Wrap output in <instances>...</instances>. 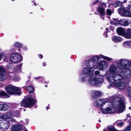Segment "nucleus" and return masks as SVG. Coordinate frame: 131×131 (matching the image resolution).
Returning <instances> with one entry per match:
<instances>
[{
    "mask_svg": "<svg viewBox=\"0 0 131 131\" xmlns=\"http://www.w3.org/2000/svg\"><path fill=\"white\" fill-rule=\"evenodd\" d=\"M124 102V97L120 96L115 97L112 103L108 99H103L95 101L94 104L98 107H102L105 104L107 105L108 106H107L106 109L101 108V111L103 114L114 113L115 109L116 108L117 109L119 113H121L123 112L125 108Z\"/></svg>",
    "mask_w": 131,
    "mask_h": 131,
    "instance_id": "f257e3e1",
    "label": "nucleus"
},
{
    "mask_svg": "<svg viewBox=\"0 0 131 131\" xmlns=\"http://www.w3.org/2000/svg\"><path fill=\"white\" fill-rule=\"evenodd\" d=\"M12 113H6L3 114L0 118V128L4 130H7L9 126V121L14 122L15 119L12 118Z\"/></svg>",
    "mask_w": 131,
    "mask_h": 131,
    "instance_id": "f03ea898",
    "label": "nucleus"
},
{
    "mask_svg": "<svg viewBox=\"0 0 131 131\" xmlns=\"http://www.w3.org/2000/svg\"><path fill=\"white\" fill-rule=\"evenodd\" d=\"M122 75L120 76L119 74L113 76L110 82L113 83L115 86L121 90L124 89L127 85V83H124L123 80L122 79Z\"/></svg>",
    "mask_w": 131,
    "mask_h": 131,
    "instance_id": "7ed1b4c3",
    "label": "nucleus"
},
{
    "mask_svg": "<svg viewBox=\"0 0 131 131\" xmlns=\"http://www.w3.org/2000/svg\"><path fill=\"white\" fill-rule=\"evenodd\" d=\"M109 71L112 73L108 74L107 75V78L109 81L111 80V79H112L111 78H113V76L118 74L120 76L124 75L121 68H119L113 64H111L110 65Z\"/></svg>",
    "mask_w": 131,
    "mask_h": 131,
    "instance_id": "20e7f679",
    "label": "nucleus"
},
{
    "mask_svg": "<svg viewBox=\"0 0 131 131\" xmlns=\"http://www.w3.org/2000/svg\"><path fill=\"white\" fill-rule=\"evenodd\" d=\"M116 64L119 68H121L123 70L124 74L127 72L128 69V64L131 66V61L129 63L128 60L126 59H121L118 60L116 61L115 62Z\"/></svg>",
    "mask_w": 131,
    "mask_h": 131,
    "instance_id": "39448f33",
    "label": "nucleus"
},
{
    "mask_svg": "<svg viewBox=\"0 0 131 131\" xmlns=\"http://www.w3.org/2000/svg\"><path fill=\"white\" fill-rule=\"evenodd\" d=\"M102 58H103L108 61H110L112 60L111 58L102 55H100L94 56L92 57L91 60L86 61H88L89 64L91 65V66H93L94 68H96V67L98 64V63L100 61V59Z\"/></svg>",
    "mask_w": 131,
    "mask_h": 131,
    "instance_id": "423d86ee",
    "label": "nucleus"
},
{
    "mask_svg": "<svg viewBox=\"0 0 131 131\" xmlns=\"http://www.w3.org/2000/svg\"><path fill=\"white\" fill-rule=\"evenodd\" d=\"M88 61H85L84 63L86 66L83 70L82 73L84 75L91 77L94 75V71L96 69L93 66H91Z\"/></svg>",
    "mask_w": 131,
    "mask_h": 131,
    "instance_id": "0eeeda50",
    "label": "nucleus"
},
{
    "mask_svg": "<svg viewBox=\"0 0 131 131\" xmlns=\"http://www.w3.org/2000/svg\"><path fill=\"white\" fill-rule=\"evenodd\" d=\"M35 100L32 96L28 97L26 99L22 100L20 103L21 106L31 108L35 104Z\"/></svg>",
    "mask_w": 131,
    "mask_h": 131,
    "instance_id": "6e6552de",
    "label": "nucleus"
},
{
    "mask_svg": "<svg viewBox=\"0 0 131 131\" xmlns=\"http://www.w3.org/2000/svg\"><path fill=\"white\" fill-rule=\"evenodd\" d=\"M5 89L7 93L13 95L16 94L20 95V89L12 85H9L6 86Z\"/></svg>",
    "mask_w": 131,
    "mask_h": 131,
    "instance_id": "1a4fd4ad",
    "label": "nucleus"
},
{
    "mask_svg": "<svg viewBox=\"0 0 131 131\" xmlns=\"http://www.w3.org/2000/svg\"><path fill=\"white\" fill-rule=\"evenodd\" d=\"M10 62L16 63L21 61L23 60L22 55L17 52H14L11 54L9 58Z\"/></svg>",
    "mask_w": 131,
    "mask_h": 131,
    "instance_id": "9d476101",
    "label": "nucleus"
},
{
    "mask_svg": "<svg viewBox=\"0 0 131 131\" xmlns=\"http://www.w3.org/2000/svg\"><path fill=\"white\" fill-rule=\"evenodd\" d=\"M93 76L90 77L89 80V83L91 85H97L103 82V80L102 78H96L93 77Z\"/></svg>",
    "mask_w": 131,
    "mask_h": 131,
    "instance_id": "9b49d317",
    "label": "nucleus"
},
{
    "mask_svg": "<svg viewBox=\"0 0 131 131\" xmlns=\"http://www.w3.org/2000/svg\"><path fill=\"white\" fill-rule=\"evenodd\" d=\"M117 24L123 26H127L130 24L129 22L127 20L125 19H122L119 20L118 21L116 20L112 21L111 24L113 25H117Z\"/></svg>",
    "mask_w": 131,
    "mask_h": 131,
    "instance_id": "f8f14e48",
    "label": "nucleus"
},
{
    "mask_svg": "<svg viewBox=\"0 0 131 131\" xmlns=\"http://www.w3.org/2000/svg\"><path fill=\"white\" fill-rule=\"evenodd\" d=\"M106 7V5L105 3L101 2L100 3L97 10L100 15L103 16L105 14L104 7Z\"/></svg>",
    "mask_w": 131,
    "mask_h": 131,
    "instance_id": "ddd939ff",
    "label": "nucleus"
},
{
    "mask_svg": "<svg viewBox=\"0 0 131 131\" xmlns=\"http://www.w3.org/2000/svg\"><path fill=\"white\" fill-rule=\"evenodd\" d=\"M108 66L107 62L105 61H100L98 63L96 69H100L102 70H104L108 67Z\"/></svg>",
    "mask_w": 131,
    "mask_h": 131,
    "instance_id": "4468645a",
    "label": "nucleus"
},
{
    "mask_svg": "<svg viewBox=\"0 0 131 131\" xmlns=\"http://www.w3.org/2000/svg\"><path fill=\"white\" fill-rule=\"evenodd\" d=\"M120 9L121 12L123 13L124 16L131 17V10H130V12L127 10L125 8H121Z\"/></svg>",
    "mask_w": 131,
    "mask_h": 131,
    "instance_id": "2eb2a0df",
    "label": "nucleus"
},
{
    "mask_svg": "<svg viewBox=\"0 0 131 131\" xmlns=\"http://www.w3.org/2000/svg\"><path fill=\"white\" fill-rule=\"evenodd\" d=\"M4 71V69L2 67H0V80L3 81L6 78V76Z\"/></svg>",
    "mask_w": 131,
    "mask_h": 131,
    "instance_id": "dca6fc26",
    "label": "nucleus"
},
{
    "mask_svg": "<svg viewBox=\"0 0 131 131\" xmlns=\"http://www.w3.org/2000/svg\"><path fill=\"white\" fill-rule=\"evenodd\" d=\"M124 37L127 39H131V28H128L126 30Z\"/></svg>",
    "mask_w": 131,
    "mask_h": 131,
    "instance_id": "f3484780",
    "label": "nucleus"
},
{
    "mask_svg": "<svg viewBox=\"0 0 131 131\" xmlns=\"http://www.w3.org/2000/svg\"><path fill=\"white\" fill-rule=\"evenodd\" d=\"M22 129V125H13L11 127L12 131H18Z\"/></svg>",
    "mask_w": 131,
    "mask_h": 131,
    "instance_id": "a211bd4d",
    "label": "nucleus"
},
{
    "mask_svg": "<svg viewBox=\"0 0 131 131\" xmlns=\"http://www.w3.org/2000/svg\"><path fill=\"white\" fill-rule=\"evenodd\" d=\"M116 31L118 35L122 36L124 37L125 32L124 29L123 28L119 27L117 29Z\"/></svg>",
    "mask_w": 131,
    "mask_h": 131,
    "instance_id": "6ab92c4d",
    "label": "nucleus"
},
{
    "mask_svg": "<svg viewBox=\"0 0 131 131\" xmlns=\"http://www.w3.org/2000/svg\"><path fill=\"white\" fill-rule=\"evenodd\" d=\"M8 105L6 104H0V111H6L8 109Z\"/></svg>",
    "mask_w": 131,
    "mask_h": 131,
    "instance_id": "aec40b11",
    "label": "nucleus"
},
{
    "mask_svg": "<svg viewBox=\"0 0 131 131\" xmlns=\"http://www.w3.org/2000/svg\"><path fill=\"white\" fill-rule=\"evenodd\" d=\"M102 93L100 91H96L92 92V95L93 97L96 98L101 95Z\"/></svg>",
    "mask_w": 131,
    "mask_h": 131,
    "instance_id": "412c9836",
    "label": "nucleus"
},
{
    "mask_svg": "<svg viewBox=\"0 0 131 131\" xmlns=\"http://www.w3.org/2000/svg\"><path fill=\"white\" fill-rule=\"evenodd\" d=\"M122 40V38L118 36H113L112 38L113 41L116 43L119 42L121 41Z\"/></svg>",
    "mask_w": 131,
    "mask_h": 131,
    "instance_id": "4be33fe9",
    "label": "nucleus"
},
{
    "mask_svg": "<svg viewBox=\"0 0 131 131\" xmlns=\"http://www.w3.org/2000/svg\"><path fill=\"white\" fill-rule=\"evenodd\" d=\"M87 76H88L84 75L82 73L79 76L80 81L82 82H83L86 81L87 79L86 77Z\"/></svg>",
    "mask_w": 131,
    "mask_h": 131,
    "instance_id": "5701e85b",
    "label": "nucleus"
},
{
    "mask_svg": "<svg viewBox=\"0 0 131 131\" xmlns=\"http://www.w3.org/2000/svg\"><path fill=\"white\" fill-rule=\"evenodd\" d=\"M7 113H12V118H14L13 117L14 116L16 117H18L19 116L20 113L19 111H17L14 112H9Z\"/></svg>",
    "mask_w": 131,
    "mask_h": 131,
    "instance_id": "b1692460",
    "label": "nucleus"
},
{
    "mask_svg": "<svg viewBox=\"0 0 131 131\" xmlns=\"http://www.w3.org/2000/svg\"><path fill=\"white\" fill-rule=\"evenodd\" d=\"M124 46L126 48H131V42L129 41L125 42L123 44Z\"/></svg>",
    "mask_w": 131,
    "mask_h": 131,
    "instance_id": "393cba45",
    "label": "nucleus"
},
{
    "mask_svg": "<svg viewBox=\"0 0 131 131\" xmlns=\"http://www.w3.org/2000/svg\"><path fill=\"white\" fill-rule=\"evenodd\" d=\"M26 89L27 92L29 93H33L34 91L32 87L30 86H27Z\"/></svg>",
    "mask_w": 131,
    "mask_h": 131,
    "instance_id": "a878e982",
    "label": "nucleus"
},
{
    "mask_svg": "<svg viewBox=\"0 0 131 131\" xmlns=\"http://www.w3.org/2000/svg\"><path fill=\"white\" fill-rule=\"evenodd\" d=\"M9 97V96L4 92H0V97L7 98Z\"/></svg>",
    "mask_w": 131,
    "mask_h": 131,
    "instance_id": "bb28decb",
    "label": "nucleus"
},
{
    "mask_svg": "<svg viewBox=\"0 0 131 131\" xmlns=\"http://www.w3.org/2000/svg\"><path fill=\"white\" fill-rule=\"evenodd\" d=\"M107 128L109 131H116V129L113 127L112 126H109L107 127ZM103 131H107L106 130L104 129Z\"/></svg>",
    "mask_w": 131,
    "mask_h": 131,
    "instance_id": "cd10ccee",
    "label": "nucleus"
},
{
    "mask_svg": "<svg viewBox=\"0 0 131 131\" xmlns=\"http://www.w3.org/2000/svg\"><path fill=\"white\" fill-rule=\"evenodd\" d=\"M128 96L131 98V87H129L127 89Z\"/></svg>",
    "mask_w": 131,
    "mask_h": 131,
    "instance_id": "c85d7f7f",
    "label": "nucleus"
},
{
    "mask_svg": "<svg viewBox=\"0 0 131 131\" xmlns=\"http://www.w3.org/2000/svg\"><path fill=\"white\" fill-rule=\"evenodd\" d=\"M15 46L17 47H21L22 44L21 43L18 42H16L14 44Z\"/></svg>",
    "mask_w": 131,
    "mask_h": 131,
    "instance_id": "c756f323",
    "label": "nucleus"
},
{
    "mask_svg": "<svg viewBox=\"0 0 131 131\" xmlns=\"http://www.w3.org/2000/svg\"><path fill=\"white\" fill-rule=\"evenodd\" d=\"M116 6H119L122 5V3L119 1H117L115 4Z\"/></svg>",
    "mask_w": 131,
    "mask_h": 131,
    "instance_id": "7c9ffc66",
    "label": "nucleus"
},
{
    "mask_svg": "<svg viewBox=\"0 0 131 131\" xmlns=\"http://www.w3.org/2000/svg\"><path fill=\"white\" fill-rule=\"evenodd\" d=\"M106 12L107 14L108 15H110L112 13L111 10L110 9H108L107 10Z\"/></svg>",
    "mask_w": 131,
    "mask_h": 131,
    "instance_id": "2f4dec72",
    "label": "nucleus"
},
{
    "mask_svg": "<svg viewBox=\"0 0 131 131\" xmlns=\"http://www.w3.org/2000/svg\"><path fill=\"white\" fill-rule=\"evenodd\" d=\"M7 67L8 69L11 70L13 68V66L12 64H9L7 65Z\"/></svg>",
    "mask_w": 131,
    "mask_h": 131,
    "instance_id": "473e14b6",
    "label": "nucleus"
},
{
    "mask_svg": "<svg viewBox=\"0 0 131 131\" xmlns=\"http://www.w3.org/2000/svg\"><path fill=\"white\" fill-rule=\"evenodd\" d=\"M14 80L16 81H18L20 79L19 77L18 76H15L13 78Z\"/></svg>",
    "mask_w": 131,
    "mask_h": 131,
    "instance_id": "72a5a7b5",
    "label": "nucleus"
},
{
    "mask_svg": "<svg viewBox=\"0 0 131 131\" xmlns=\"http://www.w3.org/2000/svg\"><path fill=\"white\" fill-rule=\"evenodd\" d=\"M94 74H95V75L96 76H97L99 75H100V74L99 71H95Z\"/></svg>",
    "mask_w": 131,
    "mask_h": 131,
    "instance_id": "f704fd0d",
    "label": "nucleus"
},
{
    "mask_svg": "<svg viewBox=\"0 0 131 131\" xmlns=\"http://www.w3.org/2000/svg\"><path fill=\"white\" fill-rule=\"evenodd\" d=\"M8 56V55L7 54H6L5 55L4 60L5 61H6L8 60L7 57Z\"/></svg>",
    "mask_w": 131,
    "mask_h": 131,
    "instance_id": "c9c22d12",
    "label": "nucleus"
},
{
    "mask_svg": "<svg viewBox=\"0 0 131 131\" xmlns=\"http://www.w3.org/2000/svg\"><path fill=\"white\" fill-rule=\"evenodd\" d=\"M124 123L122 122H121L119 123H117V125H119L120 126H122L123 125Z\"/></svg>",
    "mask_w": 131,
    "mask_h": 131,
    "instance_id": "e433bc0d",
    "label": "nucleus"
},
{
    "mask_svg": "<svg viewBox=\"0 0 131 131\" xmlns=\"http://www.w3.org/2000/svg\"><path fill=\"white\" fill-rule=\"evenodd\" d=\"M4 55V54L3 53H2L0 54V61L1 60Z\"/></svg>",
    "mask_w": 131,
    "mask_h": 131,
    "instance_id": "4c0bfd02",
    "label": "nucleus"
},
{
    "mask_svg": "<svg viewBox=\"0 0 131 131\" xmlns=\"http://www.w3.org/2000/svg\"><path fill=\"white\" fill-rule=\"evenodd\" d=\"M20 69V68H18L17 67H16L14 69V71H15V72H18V70H19Z\"/></svg>",
    "mask_w": 131,
    "mask_h": 131,
    "instance_id": "58836bf2",
    "label": "nucleus"
},
{
    "mask_svg": "<svg viewBox=\"0 0 131 131\" xmlns=\"http://www.w3.org/2000/svg\"><path fill=\"white\" fill-rule=\"evenodd\" d=\"M38 56L39 58H40L41 59H42L43 57L42 55L41 54H38Z\"/></svg>",
    "mask_w": 131,
    "mask_h": 131,
    "instance_id": "ea45409f",
    "label": "nucleus"
},
{
    "mask_svg": "<svg viewBox=\"0 0 131 131\" xmlns=\"http://www.w3.org/2000/svg\"><path fill=\"white\" fill-rule=\"evenodd\" d=\"M130 127H128L125 129L126 131H128L130 129Z\"/></svg>",
    "mask_w": 131,
    "mask_h": 131,
    "instance_id": "a19ab883",
    "label": "nucleus"
},
{
    "mask_svg": "<svg viewBox=\"0 0 131 131\" xmlns=\"http://www.w3.org/2000/svg\"><path fill=\"white\" fill-rule=\"evenodd\" d=\"M99 1L98 0H96V1H95L93 3V4H97V3H98Z\"/></svg>",
    "mask_w": 131,
    "mask_h": 131,
    "instance_id": "79ce46f5",
    "label": "nucleus"
},
{
    "mask_svg": "<svg viewBox=\"0 0 131 131\" xmlns=\"http://www.w3.org/2000/svg\"><path fill=\"white\" fill-rule=\"evenodd\" d=\"M42 64H43V66H46V64H47L45 62H43V63Z\"/></svg>",
    "mask_w": 131,
    "mask_h": 131,
    "instance_id": "37998d69",
    "label": "nucleus"
},
{
    "mask_svg": "<svg viewBox=\"0 0 131 131\" xmlns=\"http://www.w3.org/2000/svg\"><path fill=\"white\" fill-rule=\"evenodd\" d=\"M40 77H35V79H36V80H37V79H39L40 78Z\"/></svg>",
    "mask_w": 131,
    "mask_h": 131,
    "instance_id": "c03bdc74",
    "label": "nucleus"
},
{
    "mask_svg": "<svg viewBox=\"0 0 131 131\" xmlns=\"http://www.w3.org/2000/svg\"><path fill=\"white\" fill-rule=\"evenodd\" d=\"M32 2H34V3L35 4V5L36 6V4L35 3V1L34 0Z\"/></svg>",
    "mask_w": 131,
    "mask_h": 131,
    "instance_id": "a18cd8bd",
    "label": "nucleus"
},
{
    "mask_svg": "<svg viewBox=\"0 0 131 131\" xmlns=\"http://www.w3.org/2000/svg\"><path fill=\"white\" fill-rule=\"evenodd\" d=\"M127 1L126 0H124V2H123V3H126Z\"/></svg>",
    "mask_w": 131,
    "mask_h": 131,
    "instance_id": "49530a36",
    "label": "nucleus"
},
{
    "mask_svg": "<svg viewBox=\"0 0 131 131\" xmlns=\"http://www.w3.org/2000/svg\"><path fill=\"white\" fill-rule=\"evenodd\" d=\"M46 108L48 110L49 108V107H48L47 106L46 107Z\"/></svg>",
    "mask_w": 131,
    "mask_h": 131,
    "instance_id": "de8ad7c7",
    "label": "nucleus"
},
{
    "mask_svg": "<svg viewBox=\"0 0 131 131\" xmlns=\"http://www.w3.org/2000/svg\"><path fill=\"white\" fill-rule=\"evenodd\" d=\"M114 28H113V27L112 28H111V30H114Z\"/></svg>",
    "mask_w": 131,
    "mask_h": 131,
    "instance_id": "09e8293b",
    "label": "nucleus"
},
{
    "mask_svg": "<svg viewBox=\"0 0 131 131\" xmlns=\"http://www.w3.org/2000/svg\"><path fill=\"white\" fill-rule=\"evenodd\" d=\"M24 50H26L27 49V47H24Z\"/></svg>",
    "mask_w": 131,
    "mask_h": 131,
    "instance_id": "8fccbe9b",
    "label": "nucleus"
},
{
    "mask_svg": "<svg viewBox=\"0 0 131 131\" xmlns=\"http://www.w3.org/2000/svg\"><path fill=\"white\" fill-rule=\"evenodd\" d=\"M129 109L130 110H131V107H129Z\"/></svg>",
    "mask_w": 131,
    "mask_h": 131,
    "instance_id": "3c124183",
    "label": "nucleus"
},
{
    "mask_svg": "<svg viewBox=\"0 0 131 131\" xmlns=\"http://www.w3.org/2000/svg\"><path fill=\"white\" fill-rule=\"evenodd\" d=\"M106 30L107 31H108V28H106Z\"/></svg>",
    "mask_w": 131,
    "mask_h": 131,
    "instance_id": "603ef678",
    "label": "nucleus"
},
{
    "mask_svg": "<svg viewBox=\"0 0 131 131\" xmlns=\"http://www.w3.org/2000/svg\"><path fill=\"white\" fill-rule=\"evenodd\" d=\"M26 122H27V124L28 123V120L26 121Z\"/></svg>",
    "mask_w": 131,
    "mask_h": 131,
    "instance_id": "864d4df0",
    "label": "nucleus"
},
{
    "mask_svg": "<svg viewBox=\"0 0 131 131\" xmlns=\"http://www.w3.org/2000/svg\"><path fill=\"white\" fill-rule=\"evenodd\" d=\"M45 86L46 87H47V85H45Z\"/></svg>",
    "mask_w": 131,
    "mask_h": 131,
    "instance_id": "5fc2aeb1",
    "label": "nucleus"
},
{
    "mask_svg": "<svg viewBox=\"0 0 131 131\" xmlns=\"http://www.w3.org/2000/svg\"><path fill=\"white\" fill-rule=\"evenodd\" d=\"M100 76H103L104 75H100Z\"/></svg>",
    "mask_w": 131,
    "mask_h": 131,
    "instance_id": "6e6d98bb",
    "label": "nucleus"
},
{
    "mask_svg": "<svg viewBox=\"0 0 131 131\" xmlns=\"http://www.w3.org/2000/svg\"><path fill=\"white\" fill-rule=\"evenodd\" d=\"M130 125H131V122H130Z\"/></svg>",
    "mask_w": 131,
    "mask_h": 131,
    "instance_id": "4d7b16f0",
    "label": "nucleus"
},
{
    "mask_svg": "<svg viewBox=\"0 0 131 131\" xmlns=\"http://www.w3.org/2000/svg\"><path fill=\"white\" fill-rule=\"evenodd\" d=\"M14 0H12V1H14Z\"/></svg>",
    "mask_w": 131,
    "mask_h": 131,
    "instance_id": "13d9d810",
    "label": "nucleus"
},
{
    "mask_svg": "<svg viewBox=\"0 0 131 131\" xmlns=\"http://www.w3.org/2000/svg\"><path fill=\"white\" fill-rule=\"evenodd\" d=\"M128 116V115H127V116Z\"/></svg>",
    "mask_w": 131,
    "mask_h": 131,
    "instance_id": "bf43d9fd",
    "label": "nucleus"
},
{
    "mask_svg": "<svg viewBox=\"0 0 131 131\" xmlns=\"http://www.w3.org/2000/svg\"><path fill=\"white\" fill-rule=\"evenodd\" d=\"M99 121L100 122V121H99Z\"/></svg>",
    "mask_w": 131,
    "mask_h": 131,
    "instance_id": "052dcab7",
    "label": "nucleus"
},
{
    "mask_svg": "<svg viewBox=\"0 0 131 131\" xmlns=\"http://www.w3.org/2000/svg\"><path fill=\"white\" fill-rule=\"evenodd\" d=\"M99 121L100 122V121H99Z\"/></svg>",
    "mask_w": 131,
    "mask_h": 131,
    "instance_id": "680f3d73",
    "label": "nucleus"
}]
</instances>
